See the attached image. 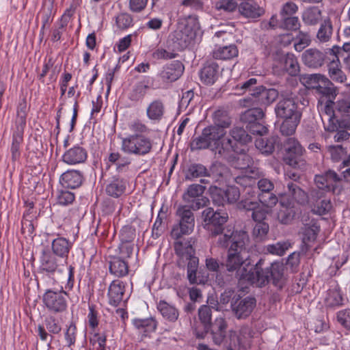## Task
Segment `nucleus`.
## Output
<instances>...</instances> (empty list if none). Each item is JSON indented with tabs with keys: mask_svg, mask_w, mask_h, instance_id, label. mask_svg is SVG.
<instances>
[{
	"mask_svg": "<svg viewBox=\"0 0 350 350\" xmlns=\"http://www.w3.org/2000/svg\"><path fill=\"white\" fill-rule=\"evenodd\" d=\"M202 217L209 236H219L217 245L221 248H228L226 262H221V267H225L228 273L225 279L226 283L229 282L233 277L241 279L239 272L245 261L242 255L250 241L247 232L243 230H234L232 228H225L224 224L228 219V215L225 211L206 208L202 212Z\"/></svg>",
	"mask_w": 350,
	"mask_h": 350,
	"instance_id": "obj_1",
	"label": "nucleus"
},
{
	"mask_svg": "<svg viewBox=\"0 0 350 350\" xmlns=\"http://www.w3.org/2000/svg\"><path fill=\"white\" fill-rule=\"evenodd\" d=\"M265 259H259L250 270L247 275V280L260 287L271 282L278 289H282L286 282L283 263L275 261L268 267H265Z\"/></svg>",
	"mask_w": 350,
	"mask_h": 350,
	"instance_id": "obj_2",
	"label": "nucleus"
},
{
	"mask_svg": "<svg viewBox=\"0 0 350 350\" xmlns=\"http://www.w3.org/2000/svg\"><path fill=\"white\" fill-rule=\"evenodd\" d=\"M152 146L153 141L148 137L132 134L122 139L121 149L129 154L144 156L152 151Z\"/></svg>",
	"mask_w": 350,
	"mask_h": 350,
	"instance_id": "obj_3",
	"label": "nucleus"
},
{
	"mask_svg": "<svg viewBox=\"0 0 350 350\" xmlns=\"http://www.w3.org/2000/svg\"><path fill=\"white\" fill-rule=\"evenodd\" d=\"M278 92L274 88H266L263 85L255 88L253 93L249 94L239 100L240 105L243 107L269 105L278 97Z\"/></svg>",
	"mask_w": 350,
	"mask_h": 350,
	"instance_id": "obj_4",
	"label": "nucleus"
},
{
	"mask_svg": "<svg viewBox=\"0 0 350 350\" xmlns=\"http://www.w3.org/2000/svg\"><path fill=\"white\" fill-rule=\"evenodd\" d=\"M284 161L295 169L305 170L307 162L305 158V150L295 138L290 137L284 143Z\"/></svg>",
	"mask_w": 350,
	"mask_h": 350,
	"instance_id": "obj_5",
	"label": "nucleus"
},
{
	"mask_svg": "<svg viewBox=\"0 0 350 350\" xmlns=\"http://www.w3.org/2000/svg\"><path fill=\"white\" fill-rule=\"evenodd\" d=\"M192 208L189 205H180L176 214L178 218V224L172 230V237L178 239L183 234H189L193 232L195 226V217Z\"/></svg>",
	"mask_w": 350,
	"mask_h": 350,
	"instance_id": "obj_6",
	"label": "nucleus"
},
{
	"mask_svg": "<svg viewBox=\"0 0 350 350\" xmlns=\"http://www.w3.org/2000/svg\"><path fill=\"white\" fill-rule=\"evenodd\" d=\"M207 139L211 146V150H215L220 155H224L230 151H239L232 144L230 139H227L226 142L221 141L223 137L226 135V131L219 126H209L205 128Z\"/></svg>",
	"mask_w": 350,
	"mask_h": 350,
	"instance_id": "obj_7",
	"label": "nucleus"
},
{
	"mask_svg": "<svg viewBox=\"0 0 350 350\" xmlns=\"http://www.w3.org/2000/svg\"><path fill=\"white\" fill-rule=\"evenodd\" d=\"M67 293L63 290L47 289L42 295V301L47 310L53 314L62 313L67 308Z\"/></svg>",
	"mask_w": 350,
	"mask_h": 350,
	"instance_id": "obj_8",
	"label": "nucleus"
},
{
	"mask_svg": "<svg viewBox=\"0 0 350 350\" xmlns=\"http://www.w3.org/2000/svg\"><path fill=\"white\" fill-rule=\"evenodd\" d=\"M205 187L199 184H192L188 187L183 195L186 205L190 206L193 211H198L209 204V200L203 196Z\"/></svg>",
	"mask_w": 350,
	"mask_h": 350,
	"instance_id": "obj_9",
	"label": "nucleus"
},
{
	"mask_svg": "<svg viewBox=\"0 0 350 350\" xmlns=\"http://www.w3.org/2000/svg\"><path fill=\"white\" fill-rule=\"evenodd\" d=\"M256 307V299L252 295L241 296L234 299L231 304V312L237 320L247 319Z\"/></svg>",
	"mask_w": 350,
	"mask_h": 350,
	"instance_id": "obj_10",
	"label": "nucleus"
},
{
	"mask_svg": "<svg viewBox=\"0 0 350 350\" xmlns=\"http://www.w3.org/2000/svg\"><path fill=\"white\" fill-rule=\"evenodd\" d=\"M310 81H319L321 79V83L312 88L316 90L317 94L321 95L327 99V104L325 106L326 113L330 111L329 104H333L334 100L336 96V89L334 84L327 78H325L321 75H311L308 77Z\"/></svg>",
	"mask_w": 350,
	"mask_h": 350,
	"instance_id": "obj_11",
	"label": "nucleus"
},
{
	"mask_svg": "<svg viewBox=\"0 0 350 350\" xmlns=\"http://www.w3.org/2000/svg\"><path fill=\"white\" fill-rule=\"evenodd\" d=\"M342 53V49L338 46H334L328 49L330 57L328 59L327 68L329 76L332 80L338 83H344L347 80V76L342 70L341 64L338 55Z\"/></svg>",
	"mask_w": 350,
	"mask_h": 350,
	"instance_id": "obj_12",
	"label": "nucleus"
},
{
	"mask_svg": "<svg viewBox=\"0 0 350 350\" xmlns=\"http://www.w3.org/2000/svg\"><path fill=\"white\" fill-rule=\"evenodd\" d=\"M330 55L328 49L324 52L317 49L311 48L306 50L301 55V59L304 65L311 68H319L325 62H328Z\"/></svg>",
	"mask_w": 350,
	"mask_h": 350,
	"instance_id": "obj_13",
	"label": "nucleus"
},
{
	"mask_svg": "<svg viewBox=\"0 0 350 350\" xmlns=\"http://www.w3.org/2000/svg\"><path fill=\"white\" fill-rule=\"evenodd\" d=\"M275 113L278 118L301 117V113L298 110V105L293 98H283L275 107Z\"/></svg>",
	"mask_w": 350,
	"mask_h": 350,
	"instance_id": "obj_14",
	"label": "nucleus"
},
{
	"mask_svg": "<svg viewBox=\"0 0 350 350\" xmlns=\"http://www.w3.org/2000/svg\"><path fill=\"white\" fill-rule=\"evenodd\" d=\"M185 66L183 64L175 60L165 64L159 74L163 83L169 84L178 80L183 74Z\"/></svg>",
	"mask_w": 350,
	"mask_h": 350,
	"instance_id": "obj_15",
	"label": "nucleus"
},
{
	"mask_svg": "<svg viewBox=\"0 0 350 350\" xmlns=\"http://www.w3.org/2000/svg\"><path fill=\"white\" fill-rule=\"evenodd\" d=\"M228 323L221 316L216 317L214 321L204 331L205 334L210 333L213 342L221 345L225 341L227 334Z\"/></svg>",
	"mask_w": 350,
	"mask_h": 350,
	"instance_id": "obj_16",
	"label": "nucleus"
},
{
	"mask_svg": "<svg viewBox=\"0 0 350 350\" xmlns=\"http://www.w3.org/2000/svg\"><path fill=\"white\" fill-rule=\"evenodd\" d=\"M39 273L51 276L60 271L57 257L49 251L43 250L40 257Z\"/></svg>",
	"mask_w": 350,
	"mask_h": 350,
	"instance_id": "obj_17",
	"label": "nucleus"
},
{
	"mask_svg": "<svg viewBox=\"0 0 350 350\" xmlns=\"http://www.w3.org/2000/svg\"><path fill=\"white\" fill-rule=\"evenodd\" d=\"M129 181L120 175L113 176L105 187L106 193L114 198L121 197L126 192Z\"/></svg>",
	"mask_w": 350,
	"mask_h": 350,
	"instance_id": "obj_18",
	"label": "nucleus"
},
{
	"mask_svg": "<svg viewBox=\"0 0 350 350\" xmlns=\"http://www.w3.org/2000/svg\"><path fill=\"white\" fill-rule=\"evenodd\" d=\"M228 175L229 169L228 167L220 162H215L208 169V178H202L200 182L202 184H210L211 179L213 182H221L226 178Z\"/></svg>",
	"mask_w": 350,
	"mask_h": 350,
	"instance_id": "obj_19",
	"label": "nucleus"
},
{
	"mask_svg": "<svg viewBox=\"0 0 350 350\" xmlns=\"http://www.w3.org/2000/svg\"><path fill=\"white\" fill-rule=\"evenodd\" d=\"M239 12L247 18L256 19L263 16L265 10L254 0L241 2L238 6Z\"/></svg>",
	"mask_w": 350,
	"mask_h": 350,
	"instance_id": "obj_20",
	"label": "nucleus"
},
{
	"mask_svg": "<svg viewBox=\"0 0 350 350\" xmlns=\"http://www.w3.org/2000/svg\"><path fill=\"white\" fill-rule=\"evenodd\" d=\"M191 37L189 36L187 31L177 29L172 32L167 40V44H171L173 51H180L190 44Z\"/></svg>",
	"mask_w": 350,
	"mask_h": 350,
	"instance_id": "obj_21",
	"label": "nucleus"
},
{
	"mask_svg": "<svg viewBox=\"0 0 350 350\" xmlns=\"http://www.w3.org/2000/svg\"><path fill=\"white\" fill-rule=\"evenodd\" d=\"M320 228L316 224L312 225H305L301 231L302 235V244L301 245V252L304 254L312 247V244L316 241Z\"/></svg>",
	"mask_w": 350,
	"mask_h": 350,
	"instance_id": "obj_22",
	"label": "nucleus"
},
{
	"mask_svg": "<svg viewBox=\"0 0 350 350\" xmlns=\"http://www.w3.org/2000/svg\"><path fill=\"white\" fill-rule=\"evenodd\" d=\"M88 157L86 150L79 145L67 150L62 155V161L68 165H77L84 163Z\"/></svg>",
	"mask_w": 350,
	"mask_h": 350,
	"instance_id": "obj_23",
	"label": "nucleus"
},
{
	"mask_svg": "<svg viewBox=\"0 0 350 350\" xmlns=\"http://www.w3.org/2000/svg\"><path fill=\"white\" fill-rule=\"evenodd\" d=\"M264 176L263 172L258 167H252L247 170L244 174L237 176L235 183L244 189L254 187L258 178Z\"/></svg>",
	"mask_w": 350,
	"mask_h": 350,
	"instance_id": "obj_24",
	"label": "nucleus"
},
{
	"mask_svg": "<svg viewBox=\"0 0 350 350\" xmlns=\"http://www.w3.org/2000/svg\"><path fill=\"white\" fill-rule=\"evenodd\" d=\"M83 181V173L77 170H69L64 172L59 178L61 185L68 189H77Z\"/></svg>",
	"mask_w": 350,
	"mask_h": 350,
	"instance_id": "obj_25",
	"label": "nucleus"
},
{
	"mask_svg": "<svg viewBox=\"0 0 350 350\" xmlns=\"http://www.w3.org/2000/svg\"><path fill=\"white\" fill-rule=\"evenodd\" d=\"M187 278L191 284H204V280L200 277L198 271L199 259L194 255L187 254Z\"/></svg>",
	"mask_w": 350,
	"mask_h": 350,
	"instance_id": "obj_26",
	"label": "nucleus"
},
{
	"mask_svg": "<svg viewBox=\"0 0 350 350\" xmlns=\"http://www.w3.org/2000/svg\"><path fill=\"white\" fill-rule=\"evenodd\" d=\"M220 75L219 66L215 62H207L200 72L201 81L207 85L214 84Z\"/></svg>",
	"mask_w": 350,
	"mask_h": 350,
	"instance_id": "obj_27",
	"label": "nucleus"
},
{
	"mask_svg": "<svg viewBox=\"0 0 350 350\" xmlns=\"http://www.w3.org/2000/svg\"><path fill=\"white\" fill-rule=\"evenodd\" d=\"M286 193L282 194L281 196V198H283L286 195H288L299 204L305 205L309 202L308 194L296 183L288 181L286 183Z\"/></svg>",
	"mask_w": 350,
	"mask_h": 350,
	"instance_id": "obj_28",
	"label": "nucleus"
},
{
	"mask_svg": "<svg viewBox=\"0 0 350 350\" xmlns=\"http://www.w3.org/2000/svg\"><path fill=\"white\" fill-rule=\"evenodd\" d=\"M124 291L125 286L123 282L113 281L108 289L109 304L116 307L119 306L123 299Z\"/></svg>",
	"mask_w": 350,
	"mask_h": 350,
	"instance_id": "obj_29",
	"label": "nucleus"
},
{
	"mask_svg": "<svg viewBox=\"0 0 350 350\" xmlns=\"http://www.w3.org/2000/svg\"><path fill=\"white\" fill-rule=\"evenodd\" d=\"M280 204L281 208L278 213V219L281 224H289L295 216V208L291 201H285L284 198L280 199Z\"/></svg>",
	"mask_w": 350,
	"mask_h": 350,
	"instance_id": "obj_30",
	"label": "nucleus"
},
{
	"mask_svg": "<svg viewBox=\"0 0 350 350\" xmlns=\"http://www.w3.org/2000/svg\"><path fill=\"white\" fill-rule=\"evenodd\" d=\"M251 107L243 112L240 116V120L243 124H245L246 129L252 124L262 121L265 116V113L261 108L258 107Z\"/></svg>",
	"mask_w": 350,
	"mask_h": 350,
	"instance_id": "obj_31",
	"label": "nucleus"
},
{
	"mask_svg": "<svg viewBox=\"0 0 350 350\" xmlns=\"http://www.w3.org/2000/svg\"><path fill=\"white\" fill-rule=\"evenodd\" d=\"M72 243L64 237H57L51 243L53 254L62 258H67Z\"/></svg>",
	"mask_w": 350,
	"mask_h": 350,
	"instance_id": "obj_32",
	"label": "nucleus"
},
{
	"mask_svg": "<svg viewBox=\"0 0 350 350\" xmlns=\"http://www.w3.org/2000/svg\"><path fill=\"white\" fill-rule=\"evenodd\" d=\"M247 330V328L242 329L240 334H238L235 331H230L228 335L226 336L225 341L221 345L227 350H240L241 347L245 346V342L241 335L243 332L246 333Z\"/></svg>",
	"mask_w": 350,
	"mask_h": 350,
	"instance_id": "obj_33",
	"label": "nucleus"
},
{
	"mask_svg": "<svg viewBox=\"0 0 350 350\" xmlns=\"http://www.w3.org/2000/svg\"><path fill=\"white\" fill-rule=\"evenodd\" d=\"M230 135L232 137L230 139L232 141V144L235 146L236 149L239 151L238 152H243V149L239 148L237 144L246 145L252 142V137L247 131L242 127L234 126L230 131ZM237 152V151H234Z\"/></svg>",
	"mask_w": 350,
	"mask_h": 350,
	"instance_id": "obj_34",
	"label": "nucleus"
},
{
	"mask_svg": "<svg viewBox=\"0 0 350 350\" xmlns=\"http://www.w3.org/2000/svg\"><path fill=\"white\" fill-rule=\"evenodd\" d=\"M157 309L162 317L170 323H174L178 319V310L174 306L170 304L164 300H161L157 304Z\"/></svg>",
	"mask_w": 350,
	"mask_h": 350,
	"instance_id": "obj_35",
	"label": "nucleus"
},
{
	"mask_svg": "<svg viewBox=\"0 0 350 350\" xmlns=\"http://www.w3.org/2000/svg\"><path fill=\"white\" fill-rule=\"evenodd\" d=\"M109 272L116 277H124L129 273L128 263L120 257H112L109 260Z\"/></svg>",
	"mask_w": 350,
	"mask_h": 350,
	"instance_id": "obj_36",
	"label": "nucleus"
},
{
	"mask_svg": "<svg viewBox=\"0 0 350 350\" xmlns=\"http://www.w3.org/2000/svg\"><path fill=\"white\" fill-rule=\"evenodd\" d=\"M165 113V105L160 99L152 100L146 109L147 117L151 120H161Z\"/></svg>",
	"mask_w": 350,
	"mask_h": 350,
	"instance_id": "obj_37",
	"label": "nucleus"
},
{
	"mask_svg": "<svg viewBox=\"0 0 350 350\" xmlns=\"http://www.w3.org/2000/svg\"><path fill=\"white\" fill-rule=\"evenodd\" d=\"M27 111V103L24 99L18 104L17 107L16 118L15 121L16 131L14 133L23 135L24 129L26 126Z\"/></svg>",
	"mask_w": 350,
	"mask_h": 350,
	"instance_id": "obj_38",
	"label": "nucleus"
},
{
	"mask_svg": "<svg viewBox=\"0 0 350 350\" xmlns=\"http://www.w3.org/2000/svg\"><path fill=\"white\" fill-rule=\"evenodd\" d=\"M133 325L139 333L144 336L153 332L157 326V321L153 318L135 319L133 320Z\"/></svg>",
	"mask_w": 350,
	"mask_h": 350,
	"instance_id": "obj_39",
	"label": "nucleus"
},
{
	"mask_svg": "<svg viewBox=\"0 0 350 350\" xmlns=\"http://www.w3.org/2000/svg\"><path fill=\"white\" fill-rule=\"evenodd\" d=\"M284 69L291 76H297L299 72V66L294 54L288 53L281 57Z\"/></svg>",
	"mask_w": 350,
	"mask_h": 350,
	"instance_id": "obj_40",
	"label": "nucleus"
},
{
	"mask_svg": "<svg viewBox=\"0 0 350 350\" xmlns=\"http://www.w3.org/2000/svg\"><path fill=\"white\" fill-rule=\"evenodd\" d=\"M208 169L201 163H192L189 165L185 172V179L193 181L196 178H207Z\"/></svg>",
	"mask_w": 350,
	"mask_h": 350,
	"instance_id": "obj_41",
	"label": "nucleus"
},
{
	"mask_svg": "<svg viewBox=\"0 0 350 350\" xmlns=\"http://www.w3.org/2000/svg\"><path fill=\"white\" fill-rule=\"evenodd\" d=\"M216 307L213 305H202L198 310V319L203 327L204 332L213 323L212 313L213 310Z\"/></svg>",
	"mask_w": 350,
	"mask_h": 350,
	"instance_id": "obj_42",
	"label": "nucleus"
},
{
	"mask_svg": "<svg viewBox=\"0 0 350 350\" xmlns=\"http://www.w3.org/2000/svg\"><path fill=\"white\" fill-rule=\"evenodd\" d=\"M322 18V12L317 6L308 8L302 14L303 21L309 25L319 23Z\"/></svg>",
	"mask_w": 350,
	"mask_h": 350,
	"instance_id": "obj_43",
	"label": "nucleus"
},
{
	"mask_svg": "<svg viewBox=\"0 0 350 350\" xmlns=\"http://www.w3.org/2000/svg\"><path fill=\"white\" fill-rule=\"evenodd\" d=\"M149 89L148 83H146L145 81H139L133 87L129 93V98L134 102L142 101Z\"/></svg>",
	"mask_w": 350,
	"mask_h": 350,
	"instance_id": "obj_44",
	"label": "nucleus"
},
{
	"mask_svg": "<svg viewBox=\"0 0 350 350\" xmlns=\"http://www.w3.org/2000/svg\"><path fill=\"white\" fill-rule=\"evenodd\" d=\"M291 246L289 241H278L275 243L269 244L264 247V252L272 255L283 256L286 250Z\"/></svg>",
	"mask_w": 350,
	"mask_h": 350,
	"instance_id": "obj_45",
	"label": "nucleus"
},
{
	"mask_svg": "<svg viewBox=\"0 0 350 350\" xmlns=\"http://www.w3.org/2000/svg\"><path fill=\"white\" fill-rule=\"evenodd\" d=\"M301 117H291L282 118L280 132L283 135L289 136L295 133L297 126L300 122Z\"/></svg>",
	"mask_w": 350,
	"mask_h": 350,
	"instance_id": "obj_46",
	"label": "nucleus"
},
{
	"mask_svg": "<svg viewBox=\"0 0 350 350\" xmlns=\"http://www.w3.org/2000/svg\"><path fill=\"white\" fill-rule=\"evenodd\" d=\"M333 26L329 18L323 21L317 31V38L321 42H328L332 36Z\"/></svg>",
	"mask_w": 350,
	"mask_h": 350,
	"instance_id": "obj_47",
	"label": "nucleus"
},
{
	"mask_svg": "<svg viewBox=\"0 0 350 350\" xmlns=\"http://www.w3.org/2000/svg\"><path fill=\"white\" fill-rule=\"evenodd\" d=\"M238 55V49L234 44L219 47L213 52V57L220 59H230Z\"/></svg>",
	"mask_w": 350,
	"mask_h": 350,
	"instance_id": "obj_48",
	"label": "nucleus"
},
{
	"mask_svg": "<svg viewBox=\"0 0 350 350\" xmlns=\"http://www.w3.org/2000/svg\"><path fill=\"white\" fill-rule=\"evenodd\" d=\"M276 139L274 137L270 138H259L255 142V146L262 154L266 155L271 154L275 149Z\"/></svg>",
	"mask_w": 350,
	"mask_h": 350,
	"instance_id": "obj_49",
	"label": "nucleus"
},
{
	"mask_svg": "<svg viewBox=\"0 0 350 350\" xmlns=\"http://www.w3.org/2000/svg\"><path fill=\"white\" fill-rule=\"evenodd\" d=\"M325 306L335 308L343 305V297L339 290H329L325 300Z\"/></svg>",
	"mask_w": 350,
	"mask_h": 350,
	"instance_id": "obj_50",
	"label": "nucleus"
},
{
	"mask_svg": "<svg viewBox=\"0 0 350 350\" xmlns=\"http://www.w3.org/2000/svg\"><path fill=\"white\" fill-rule=\"evenodd\" d=\"M235 291L232 288H228L225 289V291L221 293L219 301H217L216 303H213V304L216 307L215 310L219 311L220 309L217 307L219 304L221 305H227L228 304L234 301L235 298H237L238 295Z\"/></svg>",
	"mask_w": 350,
	"mask_h": 350,
	"instance_id": "obj_51",
	"label": "nucleus"
},
{
	"mask_svg": "<svg viewBox=\"0 0 350 350\" xmlns=\"http://www.w3.org/2000/svg\"><path fill=\"white\" fill-rule=\"evenodd\" d=\"M205 128L202 130V134L194 138L191 142V149L192 150H198L202 149H211V146L207 139Z\"/></svg>",
	"mask_w": 350,
	"mask_h": 350,
	"instance_id": "obj_52",
	"label": "nucleus"
},
{
	"mask_svg": "<svg viewBox=\"0 0 350 350\" xmlns=\"http://www.w3.org/2000/svg\"><path fill=\"white\" fill-rule=\"evenodd\" d=\"M312 209L314 214L324 215L327 214L332 208V204L329 199L323 198L320 202H315Z\"/></svg>",
	"mask_w": 350,
	"mask_h": 350,
	"instance_id": "obj_53",
	"label": "nucleus"
},
{
	"mask_svg": "<svg viewBox=\"0 0 350 350\" xmlns=\"http://www.w3.org/2000/svg\"><path fill=\"white\" fill-rule=\"evenodd\" d=\"M239 153L234 163V167L245 170V171L250 170V168L254 167L253 166L254 161L250 155L242 153V152Z\"/></svg>",
	"mask_w": 350,
	"mask_h": 350,
	"instance_id": "obj_54",
	"label": "nucleus"
},
{
	"mask_svg": "<svg viewBox=\"0 0 350 350\" xmlns=\"http://www.w3.org/2000/svg\"><path fill=\"white\" fill-rule=\"evenodd\" d=\"M301 27L300 22L297 16H285L281 18L280 29L288 31H297Z\"/></svg>",
	"mask_w": 350,
	"mask_h": 350,
	"instance_id": "obj_55",
	"label": "nucleus"
},
{
	"mask_svg": "<svg viewBox=\"0 0 350 350\" xmlns=\"http://www.w3.org/2000/svg\"><path fill=\"white\" fill-rule=\"evenodd\" d=\"M269 230V226L266 222H258L254 226L252 231L254 238L258 241H263Z\"/></svg>",
	"mask_w": 350,
	"mask_h": 350,
	"instance_id": "obj_56",
	"label": "nucleus"
},
{
	"mask_svg": "<svg viewBox=\"0 0 350 350\" xmlns=\"http://www.w3.org/2000/svg\"><path fill=\"white\" fill-rule=\"evenodd\" d=\"M116 23L119 29H127L133 25V18L131 14L122 12L116 17Z\"/></svg>",
	"mask_w": 350,
	"mask_h": 350,
	"instance_id": "obj_57",
	"label": "nucleus"
},
{
	"mask_svg": "<svg viewBox=\"0 0 350 350\" xmlns=\"http://www.w3.org/2000/svg\"><path fill=\"white\" fill-rule=\"evenodd\" d=\"M167 44V49H157L152 53L153 58L156 59H170L177 57L178 54L176 53L177 51H173L171 44Z\"/></svg>",
	"mask_w": 350,
	"mask_h": 350,
	"instance_id": "obj_58",
	"label": "nucleus"
},
{
	"mask_svg": "<svg viewBox=\"0 0 350 350\" xmlns=\"http://www.w3.org/2000/svg\"><path fill=\"white\" fill-rule=\"evenodd\" d=\"M314 180L315 185L318 188L324 189L327 191L335 193L336 187H334L328 182L325 173L315 175Z\"/></svg>",
	"mask_w": 350,
	"mask_h": 350,
	"instance_id": "obj_59",
	"label": "nucleus"
},
{
	"mask_svg": "<svg viewBox=\"0 0 350 350\" xmlns=\"http://www.w3.org/2000/svg\"><path fill=\"white\" fill-rule=\"evenodd\" d=\"M23 141V135L21 134H13L12 143L11 146L12 159L15 161L21 157L20 146Z\"/></svg>",
	"mask_w": 350,
	"mask_h": 350,
	"instance_id": "obj_60",
	"label": "nucleus"
},
{
	"mask_svg": "<svg viewBox=\"0 0 350 350\" xmlns=\"http://www.w3.org/2000/svg\"><path fill=\"white\" fill-rule=\"evenodd\" d=\"M66 345L68 347L75 344L77 339V326L75 322L71 321L69 326L67 327L64 334Z\"/></svg>",
	"mask_w": 350,
	"mask_h": 350,
	"instance_id": "obj_61",
	"label": "nucleus"
},
{
	"mask_svg": "<svg viewBox=\"0 0 350 350\" xmlns=\"http://www.w3.org/2000/svg\"><path fill=\"white\" fill-rule=\"evenodd\" d=\"M264 176L265 175L257 180L256 187L260 193H269L274 189V184L271 180Z\"/></svg>",
	"mask_w": 350,
	"mask_h": 350,
	"instance_id": "obj_62",
	"label": "nucleus"
},
{
	"mask_svg": "<svg viewBox=\"0 0 350 350\" xmlns=\"http://www.w3.org/2000/svg\"><path fill=\"white\" fill-rule=\"evenodd\" d=\"M239 5L234 0H218L215 5V8L217 10H224L227 12H232L237 8Z\"/></svg>",
	"mask_w": 350,
	"mask_h": 350,
	"instance_id": "obj_63",
	"label": "nucleus"
},
{
	"mask_svg": "<svg viewBox=\"0 0 350 350\" xmlns=\"http://www.w3.org/2000/svg\"><path fill=\"white\" fill-rule=\"evenodd\" d=\"M336 319L344 328L350 331V309H344L336 313Z\"/></svg>",
	"mask_w": 350,
	"mask_h": 350,
	"instance_id": "obj_64",
	"label": "nucleus"
}]
</instances>
